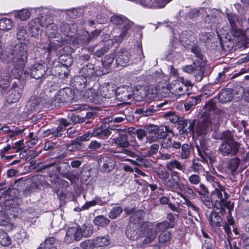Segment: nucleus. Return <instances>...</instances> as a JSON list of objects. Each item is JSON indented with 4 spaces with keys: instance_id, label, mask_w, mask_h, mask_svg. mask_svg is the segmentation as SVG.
Masks as SVG:
<instances>
[{
    "instance_id": "obj_2",
    "label": "nucleus",
    "mask_w": 249,
    "mask_h": 249,
    "mask_svg": "<svg viewBox=\"0 0 249 249\" xmlns=\"http://www.w3.org/2000/svg\"><path fill=\"white\" fill-rule=\"evenodd\" d=\"M193 86L192 82L184 77H179L177 80L173 82L170 85V89L171 92L176 96H181L186 94H190V87Z\"/></svg>"
},
{
    "instance_id": "obj_17",
    "label": "nucleus",
    "mask_w": 249,
    "mask_h": 249,
    "mask_svg": "<svg viewBox=\"0 0 249 249\" xmlns=\"http://www.w3.org/2000/svg\"><path fill=\"white\" fill-rule=\"evenodd\" d=\"M214 208L217 210H219L223 215L228 213L229 215H230L231 211L233 210L234 206L233 203L230 201L215 200Z\"/></svg>"
},
{
    "instance_id": "obj_1",
    "label": "nucleus",
    "mask_w": 249,
    "mask_h": 249,
    "mask_svg": "<svg viewBox=\"0 0 249 249\" xmlns=\"http://www.w3.org/2000/svg\"><path fill=\"white\" fill-rule=\"evenodd\" d=\"M28 53L27 47L25 43L17 44L8 55L12 59L14 67L11 70V74L16 79H24L29 74L27 70L23 71L27 61Z\"/></svg>"
},
{
    "instance_id": "obj_23",
    "label": "nucleus",
    "mask_w": 249,
    "mask_h": 249,
    "mask_svg": "<svg viewBox=\"0 0 249 249\" xmlns=\"http://www.w3.org/2000/svg\"><path fill=\"white\" fill-rule=\"evenodd\" d=\"M37 18L42 27H45L53 22V14L50 11L45 9Z\"/></svg>"
},
{
    "instance_id": "obj_50",
    "label": "nucleus",
    "mask_w": 249,
    "mask_h": 249,
    "mask_svg": "<svg viewBox=\"0 0 249 249\" xmlns=\"http://www.w3.org/2000/svg\"><path fill=\"white\" fill-rule=\"evenodd\" d=\"M166 169L168 170L172 171L173 173L175 169L179 170H182V166L181 163L176 160H172L166 162L165 164Z\"/></svg>"
},
{
    "instance_id": "obj_11",
    "label": "nucleus",
    "mask_w": 249,
    "mask_h": 249,
    "mask_svg": "<svg viewBox=\"0 0 249 249\" xmlns=\"http://www.w3.org/2000/svg\"><path fill=\"white\" fill-rule=\"evenodd\" d=\"M15 189H8L5 191L2 195L4 196V206L0 205V211H2L4 208L13 207L15 205L17 198L16 196Z\"/></svg>"
},
{
    "instance_id": "obj_49",
    "label": "nucleus",
    "mask_w": 249,
    "mask_h": 249,
    "mask_svg": "<svg viewBox=\"0 0 249 249\" xmlns=\"http://www.w3.org/2000/svg\"><path fill=\"white\" fill-rule=\"evenodd\" d=\"M13 22L11 19L3 18L0 19V30L2 31H8L13 28Z\"/></svg>"
},
{
    "instance_id": "obj_13",
    "label": "nucleus",
    "mask_w": 249,
    "mask_h": 249,
    "mask_svg": "<svg viewBox=\"0 0 249 249\" xmlns=\"http://www.w3.org/2000/svg\"><path fill=\"white\" fill-rule=\"evenodd\" d=\"M115 95L117 100L125 102L132 97L131 88L127 86H123L116 88Z\"/></svg>"
},
{
    "instance_id": "obj_39",
    "label": "nucleus",
    "mask_w": 249,
    "mask_h": 249,
    "mask_svg": "<svg viewBox=\"0 0 249 249\" xmlns=\"http://www.w3.org/2000/svg\"><path fill=\"white\" fill-rule=\"evenodd\" d=\"M66 236L73 238L75 241H79L82 238V233L78 227L69 228L66 232Z\"/></svg>"
},
{
    "instance_id": "obj_48",
    "label": "nucleus",
    "mask_w": 249,
    "mask_h": 249,
    "mask_svg": "<svg viewBox=\"0 0 249 249\" xmlns=\"http://www.w3.org/2000/svg\"><path fill=\"white\" fill-rule=\"evenodd\" d=\"M113 45V41L109 40L105 42L103 47L100 49L97 50L94 53V55L97 57H101L105 53H107L110 49L111 46Z\"/></svg>"
},
{
    "instance_id": "obj_10",
    "label": "nucleus",
    "mask_w": 249,
    "mask_h": 249,
    "mask_svg": "<svg viewBox=\"0 0 249 249\" xmlns=\"http://www.w3.org/2000/svg\"><path fill=\"white\" fill-rule=\"evenodd\" d=\"M47 68L45 63H39L34 64L28 71L29 74L33 78L38 79L41 78L46 73ZM28 75L27 76H28Z\"/></svg>"
},
{
    "instance_id": "obj_40",
    "label": "nucleus",
    "mask_w": 249,
    "mask_h": 249,
    "mask_svg": "<svg viewBox=\"0 0 249 249\" xmlns=\"http://www.w3.org/2000/svg\"><path fill=\"white\" fill-rule=\"evenodd\" d=\"M233 94L230 89H225L219 93L218 99L219 102L224 104L231 101Z\"/></svg>"
},
{
    "instance_id": "obj_61",
    "label": "nucleus",
    "mask_w": 249,
    "mask_h": 249,
    "mask_svg": "<svg viewBox=\"0 0 249 249\" xmlns=\"http://www.w3.org/2000/svg\"><path fill=\"white\" fill-rule=\"evenodd\" d=\"M17 38L19 40L25 41L28 36L27 33L25 28L22 26H19L17 29Z\"/></svg>"
},
{
    "instance_id": "obj_26",
    "label": "nucleus",
    "mask_w": 249,
    "mask_h": 249,
    "mask_svg": "<svg viewBox=\"0 0 249 249\" xmlns=\"http://www.w3.org/2000/svg\"><path fill=\"white\" fill-rule=\"evenodd\" d=\"M163 183L171 190H178L180 183L179 182V177L178 172H174L171 176V178H167Z\"/></svg>"
},
{
    "instance_id": "obj_44",
    "label": "nucleus",
    "mask_w": 249,
    "mask_h": 249,
    "mask_svg": "<svg viewBox=\"0 0 249 249\" xmlns=\"http://www.w3.org/2000/svg\"><path fill=\"white\" fill-rule=\"evenodd\" d=\"M58 93L64 99L65 102H67L72 99L74 92L71 88H65L60 89Z\"/></svg>"
},
{
    "instance_id": "obj_25",
    "label": "nucleus",
    "mask_w": 249,
    "mask_h": 249,
    "mask_svg": "<svg viewBox=\"0 0 249 249\" xmlns=\"http://www.w3.org/2000/svg\"><path fill=\"white\" fill-rule=\"evenodd\" d=\"M181 193H178V195L185 200L187 199L186 197L193 199L195 197V194L193 189L188 185L180 183L178 188Z\"/></svg>"
},
{
    "instance_id": "obj_54",
    "label": "nucleus",
    "mask_w": 249,
    "mask_h": 249,
    "mask_svg": "<svg viewBox=\"0 0 249 249\" xmlns=\"http://www.w3.org/2000/svg\"><path fill=\"white\" fill-rule=\"evenodd\" d=\"M84 96L91 102H96L99 99L98 93L93 89H89L86 90Z\"/></svg>"
},
{
    "instance_id": "obj_55",
    "label": "nucleus",
    "mask_w": 249,
    "mask_h": 249,
    "mask_svg": "<svg viewBox=\"0 0 249 249\" xmlns=\"http://www.w3.org/2000/svg\"><path fill=\"white\" fill-rule=\"evenodd\" d=\"M59 61L64 67L68 68L73 63V58L71 55H61L59 58Z\"/></svg>"
},
{
    "instance_id": "obj_51",
    "label": "nucleus",
    "mask_w": 249,
    "mask_h": 249,
    "mask_svg": "<svg viewBox=\"0 0 249 249\" xmlns=\"http://www.w3.org/2000/svg\"><path fill=\"white\" fill-rule=\"evenodd\" d=\"M240 162V160L237 157L233 158L229 160L227 167L231 170L232 174L237 170Z\"/></svg>"
},
{
    "instance_id": "obj_20",
    "label": "nucleus",
    "mask_w": 249,
    "mask_h": 249,
    "mask_svg": "<svg viewBox=\"0 0 249 249\" xmlns=\"http://www.w3.org/2000/svg\"><path fill=\"white\" fill-rule=\"evenodd\" d=\"M125 157H130L135 159V160L126 159L127 160L130 161L134 165L139 166H143L145 164V160L142 157L138 155L134 151L130 150L128 149L124 148Z\"/></svg>"
},
{
    "instance_id": "obj_7",
    "label": "nucleus",
    "mask_w": 249,
    "mask_h": 249,
    "mask_svg": "<svg viewBox=\"0 0 249 249\" xmlns=\"http://www.w3.org/2000/svg\"><path fill=\"white\" fill-rule=\"evenodd\" d=\"M64 42V40H50L49 45L39 42L36 43L35 47L41 50L42 53L48 52L50 54L53 51H54L61 47Z\"/></svg>"
},
{
    "instance_id": "obj_22",
    "label": "nucleus",
    "mask_w": 249,
    "mask_h": 249,
    "mask_svg": "<svg viewBox=\"0 0 249 249\" xmlns=\"http://www.w3.org/2000/svg\"><path fill=\"white\" fill-rule=\"evenodd\" d=\"M141 227L134 225H128L125 231L126 237L131 240L135 241L141 238Z\"/></svg>"
},
{
    "instance_id": "obj_52",
    "label": "nucleus",
    "mask_w": 249,
    "mask_h": 249,
    "mask_svg": "<svg viewBox=\"0 0 249 249\" xmlns=\"http://www.w3.org/2000/svg\"><path fill=\"white\" fill-rule=\"evenodd\" d=\"M115 55L113 54L106 55L102 61V67L105 70H106L108 72V68H109L114 61Z\"/></svg>"
},
{
    "instance_id": "obj_64",
    "label": "nucleus",
    "mask_w": 249,
    "mask_h": 249,
    "mask_svg": "<svg viewBox=\"0 0 249 249\" xmlns=\"http://www.w3.org/2000/svg\"><path fill=\"white\" fill-rule=\"evenodd\" d=\"M92 39L91 35H89L88 32H84L83 34L79 36L78 40L80 43L83 45L89 43Z\"/></svg>"
},
{
    "instance_id": "obj_46",
    "label": "nucleus",
    "mask_w": 249,
    "mask_h": 249,
    "mask_svg": "<svg viewBox=\"0 0 249 249\" xmlns=\"http://www.w3.org/2000/svg\"><path fill=\"white\" fill-rule=\"evenodd\" d=\"M31 12L28 9H22L14 13V17L22 21H26L30 18Z\"/></svg>"
},
{
    "instance_id": "obj_43",
    "label": "nucleus",
    "mask_w": 249,
    "mask_h": 249,
    "mask_svg": "<svg viewBox=\"0 0 249 249\" xmlns=\"http://www.w3.org/2000/svg\"><path fill=\"white\" fill-rule=\"evenodd\" d=\"M191 145L188 143L181 144L180 150L178 152V156L181 159H188L190 156Z\"/></svg>"
},
{
    "instance_id": "obj_60",
    "label": "nucleus",
    "mask_w": 249,
    "mask_h": 249,
    "mask_svg": "<svg viewBox=\"0 0 249 249\" xmlns=\"http://www.w3.org/2000/svg\"><path fill=\"white\" fill-rule=\"evenodd\" d=\"M206 22H208L210 24V26L211 28L217 29L219 28L220 26L218 23V19L213 15L211 16H208L205 19Z\"/></svg>"
},
{
    "instance_id": "obj_37",
    "label": "nucleus",
    "mask_w": 249,
    "mask_h": 249,
    "mask_svg": "<svg viewBox=\"0 0 249 249\" xmlns=\"http://www.w3.org/2000/svg\"><path fill=\"white\" fill-rule=\"evenodd\" d=\"M41 104V101L39 98L32 96L27 102L26 107L30 112H33L36 110Z\"/></svg>"
},
{
    "instance_id": "obj_27",
    "label": "nucleus",
    "mask_w": 249,
    "mask_h": 249,
    "mask_svg": "<svg viewBox=\"0 0 249 249\" xmlns=\"http://www.w3.org/2000/svg\"><path fill=\"white\" fill-rule=\"evenodd\" d=\"M110 134L109 128L106 127L104 125L96 127L92 131V134L94 137L103 139L108 138Z\"/></svg>"
},
{
    "instance_id": "obj_29",
    "label": "nucleus",
    "mask_w": 249,
    "mask_h": 249,
    "mask_svg": "<svg viewBox=\"0 0 249 249\" xmlns=\"http://www.w3.org/2000/svg\"><path fill=\"white\" fill-rule=\"evenodd\" d=\"M41 24L37 18L31 20L28 23V28L32 36L36 37L41 32Z\"/></svg>"
},
{
    "instance_id": "obj_34",
    "label": "nucleus",
    "mask_w": 249,
    "mask_h": 249,
    "mask_svg": "<svg viewBox=\"0 0 249 249\" xmlns=\"http://www.w3.org/2000/svg\"><path fill=\"white\" fill-rule=\"evenodd\" d=\"M54 165V163H51L46 165L45 168H49L53 167V170L55 169V172H58L60 174H62L61 176L64 175V174H66L67 173V172L69 171V169H70V166L68 162H63L57 165Z\"/></svg>"
},
{
    "instance_id": "obj_3",
    "label": "nucleus",
    "mask_w": 249,
    "mask_h": 249,
    "mask_svg": "<svg viewBox=\"0 0 249 249\" xmlns=\"http://www.w3.org/2000/svg\"><path fill=\"white\" fill-rule=\"evenodd\" d=\"M99 61L94 60L89 62L86 65H84L80 70V74H82L86 77H91L94 75L100 76L107 73L106 70L101 68Z\"/></svg>"
},
{
    "instance_id": "obj_28",
    "label": "nucleus",
    "mask_w": 249,
    "mask_h": 249,
    "mask_svg": "<svg viewBox=\"0 0 249 249\" xmlns=\"http://www.w3.org/2000/svg\"><path fill=\"white\" fill-rule=\"evenodd\" d=\"M112 143L123 148L128 147V135L126 133L124 132L119 133L117 137L112 140Z\"/></svg>"
},
{
    "instance_id": "obj_14",
    "label": "nucleus",
    "mask_w": 249,
    "mask_h": 249,
    "mask_svg": "<svg viewBox=\"0 0 249 249\" xmlns=\"http://www.w3.org/2000/svg\"><path fill=\"white\" fill-rule=\"evenodd\" d=\"M140 234L141 238H144L142 243L145 245L152 242L155 239L157 236V231L153 228H149L143 226L141 227Z\"/></svg>"
},
{
    "instance_id": "obj_42",
    "label": "nucleus",
    "mask_w": 249,
    "mask_h": 249,
    "mask_svg": "<svg viewBox=\"0 0 249 249\" xmlns=\"http://www.w3.org/2000/svg\"><path fill=\"white\" fill-rule=\"evenodd\" d=\"M103 164L101 167L102 171L104 172H109L112 171L115 165V161L114 160L106 157L102 159Z\"/></svg>"
},
{
    "instance_id": "obj_32",
    "label": "nucleus",
    "mask_w": 249,
    "mask_h": 249,
    "mask_svg": "<svg viewBox=\"0 0 249 249\" xmlns=\"http://www.w3.org/2000/svg\"><path fill=\"white\" fill-rule=\"evenodd\" d=\"M207 218L209 223L212 228L219 227L222 226V219L217 213L212 211Z\"/></svg>"
},
{
    "instance_id": "obj_4",
    "label": "nucleus",
    "mask_w": 249,
    "mask_h": 249,
    "mask_svg": "<svg viewBox=\"0 0 249 249\" xmlns=\"http://www.w3.org/2000/svg\"><path fill=\"white\" fill-rule=\"evenodd\" d=\"M240 144L235 141L223 142L219 146V153L224 156L236 155L239 151Z\"/></svg>"
},
{
    "instance_id": "obj_53",
    "label": "nucleus",
    "mask_w": 249,
    "mask_h": 249,
    "mask_svg": "<svg viewBox=\"0 0 249 249\" xmlns=\"http://www.w3.org/2000/svg\"><path fill=\"white\" fill-rule=\"evenodd\" d=\"M11 244V239L8 234L3 230L0 229V244L7 247Z\"/></svg>"
},
{
    "instance_id": "obj_31",
    "label": "nucleus",
    "mask_w": 249,
    "mask_h": 249,
    "mask_svg": "<svg viewBox=\"0 0 249 249\" xmlns=\"http://www.w3.org/2000/svg\"><path fill=\"white\" fill-rule=\"evenodd\" d=\"M145 213L142 210H138L133 213L129 217V225H134L137 227H142L140 223L143 219Z\"/></svg>"
},
{
    "instance_id": "obj_16",
    "label": "nucleus",
    "mask_w": 249,
    "mask_h": 249,
    "mask_svg": "<svg viewBox=\"0 0 249 249\" xmlns=\"http://www.w3.org/2000/svg\"><path fill=\"white\" fill-rule=\"evenodd\" d=\"M196 147L200 157L206 160V158L208 157L207 153L208 150V141L203 138L198 139L197 142H196Z\"/></svg>"
},
{
    "instance_id": "obj_41",
    "label": "nucleus",
    "mask_w": 249,
    "mask_h": 249,
    "mask_svg": "<svg viewBox=\"0 0 249 249\" xmlns=\"http://www.w3.org/2000/svg\"><path fill=\"white\" fill-rule=\"evenodd\" d=\"M199 65L196 64L195 68L194 69L193 75L196 78V80L199 82L200 81L203 76L204 73V65L205 63H202L201 62H198Z\"/></svg>"
},
{
    "instance_id": "obj_47",
    "label": "nucleus",
    "mask_w": 249,
    "mask_h": 249,
    "mask_svg": "<svg viewBox=\"0 0 249 249\" xmlns=\"http://www.w3.org/2000/svg\"><path fill=\"white\" fill-rule=\"evenodd\" d=\"M241 2L235 3L234 6L239 14H245L249 7V0H241Z\"/></svg>"
},
{
    "instance_id": "obj_63",
    "label": "nucleus",
    "mask_w": 249,
    "mask_h": 249,
    "mask_svg": "<svg viewBox=\"0 0 249 249\" xmlns=\"http://www.w3.org/2000/svg\"><path fill=\"white\" fill-rule=\"evenodd\" d=\"M128 19L122 15H113L110 18L111 22L116 25L123 24Z\"/></svg>"
},
{
    "instance_id": "obj_15",
    "label": "nucleus",
    "mask_w": 249,
    "mask_h": 249,
    "mask_svg": "<svg viewBox=\"0 0 249 249\" xmlns=\"http://www.w3.org/2000/svg\"><path fill=\"white\" fill-rule=\"evenodd\" d=\"M130 53L126 49H121L118 52L116 62L117 67L127 66L130 60Z\"/></svg>"
},
{
    "instance_id": "obj_58",
    "label": "nucleus",
    "mask_w": 249,
    "mask_h": 249,
    "mask_svg": "<svg viewBox=\"0 0 249 249\" xmlns=\"http://www.w3.org/2000/svg\"><path fill=\"white\" fill-rule=\"evenodd\" d=\"M79 229L81 231L82 237H89L93 233V227L90 224H84Z\"/></svg>"
},
{
    "instance_id": "obj_9",
    "label": "nucleus",
    "mask_w": 249,
    "mask_h": 249,
    "mask_svg": "<svg viewBox=\"0 0 249 249\" xmlns=\"http://www.w3.org/2000/svg\"><path fill=\"white\" fill-rule=\"evenodd\" d=\"M179 40L182 45L189 49L193 45L197 44L196 36L191 31H184L179 35Z\"/></svg>"
},
{
    "instance_id": "obj_12",
    "label": "nucleus",
    "mask_w": 249,
    "mask_h": 249,
    "mask_svg": "<svg viewBox=\"0 0 249 249\" xmlns=\"http://www.w3.org/2000/svg\"><path fill=\"white\" fill-rule=\"evenodd\" d=\"M212 123L208 118L200 119L195 126V133L197 135H205L210 130Z\"/></svg>"
},
{
    "instance_id": "obj_19",
    "label": "nucleus",
    "mask_w": 249,
    "mask_h": 249,
    "mask_svg": "<svg viewBox=\"0 0 249 249\" xmlns=\"http://www.w3.org/2000/svg\"><path fill=\"white\" fill-rule=\"evenodd\" d=\"M116 88V86L113 83H105L101 87V95L105 98H110L115 95Z\"/></svg>"
},
{
    "instance_id": "obj_24",
    "label": "nucleus",
    "mask_w": 249,
    "mask_h": 249,
    "mask_svg": "<svg viewBox=\"0 0 249 249\" xmlns=\"http://www.w3.org/2000/svg\"><path fill=\"white\" fill-rule=\"evenodd\" d=\"M211 195L213 198H217L216 200L224 201L227 200L229 197L228 194L225 191V188L220 184H218L213 191L211 192Z\"/></svg>"
},
{
    "instance_id": "obj_57",
    "label": "nucleus",
    "mask_w": 249,
    "mask_h": 249,
    "mask_svg": "<svg viewBox=\"0 0 249 249\" xmlns=\"http://www.w3.org/2000/svg\"><path fill=\"white\" fill-rule=\"evenodd\" d=\"M93 222L95 225L104 227L109 224L110 220L103 215H98L94 218Z\"/></svg>"
},
{
    "instance_id": "obj_56",
    "label": "nucleus",
    "mask_w": 249,
    "mask_h": 249,
    "mask_svg": "<svg viewBox=\"0 0 249 249\" xmlns=\"http://www.w3.org/2000/svg\"><path fill=\"white\" fill-rule=\"evenodd\" d=\"M95 247H103L109 244V237L107 235L98 236L94 240Z\"/></svg>"
},
{
    "instance_id": "obj_21",
    "label": "nucleus",
    "mask_w": 249,
    "mask_h": 249,
    "mask_svg": "<svg viewBox=\"0 0 249 249\" xmlns=\"http://www.w3.org/2000/svg\"><path fill=\"white\" fill-rule=\"evenodd\" d=\"M142 6L150 8H161L168 2L166 0H139Z\"/></svg>"
},
{
    "instance_id": "obj_30",
    "label": "nucleus",
    "mask_w": 249,
    "mask_h": 249,
    "mask_svg": "<svg viewBox=\"0 0 249 249\" xmlns=\"http://www.w3.org/2000/svg\"><path fill=\"white\" fill-rule=\"evenodd\" d=\"M46 35L50 40H62L61 37L57 36L58 27L54 22L45 27Z\"/></svg>"
},
{
    "instance_id": "obj_38",
    "label": "nucleus",
    "mask_w": 249,
    "mask_h": 249,
    "mask_svg": "<svg viewBox=\"0 0 249 249\" xmlns=\"http://www.w3.org/2000/svg\"><path fill=\"white\" fill-rule=\"evenodd\" d=\"M188 49L191 50V52L194 54L196 58V61L202 63H205L206 58L203 54L200 48L197 45V44H194Z\"/></svg>"
},
{
    "instance_id": "obj_5",
    "label": "nucleus",
    "mask_w": 249,
    "mask_h": 249,
    "mask_svg": "<svg viewBox=\"0 0 249 249\" xmlns=\"http://www.w3.org/2000/svg\"><path fill=\"white\" fill-rule=\"evenodd\" d=\"M70 124V121L62 118L59 120V124L57 128H50L43 131L42 135L44 137H49L50 138L61 137L65 128Z\"/></svg>"
},
{
    "instance_id": "obj_59",
    "label": "nucleus",
    "mask_w": 249,
    "mask_h": 249,
    "mask_svg": "<svg viewBox=\"0 0 249 249\" xmlns=\"http://www.w3.org/2000/svg\"><path fill=\"white\" fill-rule=\"evenodd\" d=\"M199 101H200L199 96L191 97L190 100H189L184 104L185 110H189L193 107L196 105Z\"/></svg>"
},
{
    "instance_id": "obj_18",
    "label": "nucleus",
    "mask_w": 249,
    "mask_h": 249,
    "mask_svg": "<svg viewBox=\"0 0 249 249\" xmlns=\"http://www.w3.org/2000/svg\"><path fill=\"white\" fill-rule=\"evenodd\" d=\"M161 149H166L168 151L179 149L181 143L173 140L171 138L166 137L160 142Z\"/></svg>"
},
{
    "instance_id": "obj_6",
    "label": "nucleus",
    "mask_w": 249,
    "mask_h": 249,
    "mask_svg": "<svg viewBox=\"0 0 249 249\" xmlns=\"http://www.w3.org/2000/svg\"><path fill=\"white\" fill-rule=\"evenodd\" d=\"M17 82H14L11 88L8 92L6 100L9 104L16 103L21 98L23 94V87L20 84L19 79Z\"/></svg>"
},
{
    "instance_id": "obj_33",
    "label": "nucleus",
    "mask_w": 249,
    "mask_h": 249,
    "mask_svg": "<svg viewBox=\"0 0 249 249\" xmlns=\"http://www.w3.org/2000/svg\"><path fill=\"white\" fill-rule=\"evenodd\" d=\"M28 182H29L30 185L27 187L26 189L23 190V194L25 196H29L35 190L36 185L34 183H31L30 181H26L25 180L20 179L15 182V184H17V187H18L17 189H19L18 186H22L27 184L29 185Z\"/></svg>"
},
{
    "instance_id": "obj_36",
    "label": "nucleus",
    "mask_w": 249,
    "mask_h": 249,
    "mask_svg": "<svg viewBox=\"0 0 249 249\" xmlns=\"http://www.w3.org/2000/svg\"><path fill=\"white\" fill-rule=\"evenodd\" d=\"M168 104L166 102L161 103L160 104H157L156 107L151 106L149 107L141 109V113L143 116H148L152 115L155 113L159 108H161L164 106H167ZM167 107H165L163 109H165Z\"/></svg>"
},
{
    "instance_id": "obj_35",
    "label": "nucleus",
    "mask_w": 249,
    "mask_h": 249,
    "mask_svg": "<svg viewBox=\"0 0 249 249\" xmlns=\"http://www.w3.org/2000/svg\"><path fill=\"white\" fill-rule=\"evenodd\" d=\"M74 87L80 91L83 90L87 84V77L82 74L77 75L73 78Z\"/></svg>"
},
{
    "instance_id": "obj_45",
    "label": "nucleus",
    "mask_w": 249,
    "mask_h": 249,
    "mask_svg": "<svg viewBox=\"0 0 249 249\" xmlns=\"http://www.w3.org/2000/svg\"><path fill=\"white\" fill-rule=\"evenodd\" d=\"M60 11L64 12L68 17L71 18H79L83 14V10L78 8H73Z\"/></svg>"
},
{
    "instance_id": "obj_62",
    "label": "nucleus",
    "mask_w": 249,
    "mask_h": 249,
    "mask_svg": "<svg viewBox=\"0 0 249 249\" xmlns=\"http://www.w3.org/2000/svg\"><path fill=\"white\" fill-rule=\"evenodd\" d=\"M123 24L124 26L121 30V33L120 34V37L122 39L126 36L128 31L130 29V28L133 24V22L129 19H127L125 20V22Z\"/></svg>"
},
{
    "instance_id": "obj_8",
    "label": "nucleus",
    "mask_w": 249,
    "mask_h": 249,
    "mask_svg": "<svg viewBox=\"0 0 249 249\" xmlns=\"http://www.w3.org/2000/svg\"><path fill=\"white\" fill-rule=\"evenodd\" d=\"M59 26L60 31L68 37L74 36L78 28L77 24L71 20L61 22Z\"/></svg>"
}]
</instances>
